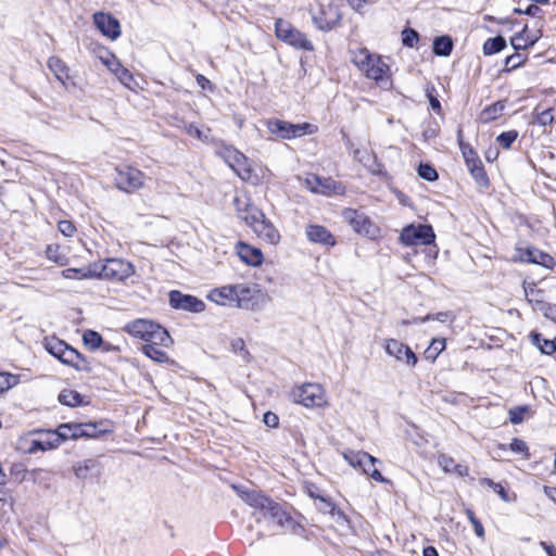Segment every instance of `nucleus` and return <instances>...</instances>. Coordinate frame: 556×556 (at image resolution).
I'll list each match as a JSON object with an SVG mask.
<instances>
[{
    "instance_id": "1",
    "label": "nucleus",
    "mask_w": 556,
    "mask_h": 556,
    "mask_svg": "<svg viewBox=\"0 0 556 556\" xmlns=\"http://www.w3.org/2000/svg\"><path fill=\"white\" fill-rule=\"evenodd\" d=\"M240 496L254 509L253 516L257 522H261L263 519L270 520L280 529L288 530L293 534L301 535L304 532V527L296 522L279 503L270 497L255 490L242 491Z\"/></svg>"
},
{
    "instance_id": "2",
    "label": "nucleus",
    "mask_w": 556,
    "mask_h": 556,
    "mask_svg": "<svg viewBox=\"0 0 556 556\" xmlns=\"http://www.w3.org/2000/svg\"><path fill=\"white\" fill-rule=\"evenodd\" d=\"M275 33L279 40L296 49L305 51L314 50V46L307 39L306 35L294 28L288 21L277 18L275 22Z\"/></svg>"
},
{
    "instance_id": "3",
    "label": "nucleus",
    "mask_w": 556,
    "mask_h": 556,
    "mask_svg": "<svg viewBox=\"0 0 556 556\" xmlns=\"http://www.w3.org/2000/svg\"><path fill=\"white\" fill-rule=\"evenodd\" d=\"M267 129L271 135L281 139H293L312 134V125L308 123L292 124L287 121L271 118L266 122Z\"/></svg>"
},
{
    "instance_id": "4",
    "label": "nucleus",
    "mask_w": 556,
    "mask_h": 556,
    "mask_svg": "<svg viewBox=\"0 0 556 556\" xmlns=\"http://www.w3.org/2000/svg\"><path fill=\"white\" fill-rule=\"evenodd\" d=\"M291 397L305 407H319L325 403V391L318 383H304L292 389Z\"/></svg>"
},
{
    "instance_id": "5",
    "label": "nucleus",
    "mask_w": 556,
    "mask_h": 556,
    "mask_svg": "<svg viewBox=\"0 0 556 556\" xmlns=\"http://www.w3.org/2000/svg\"><path fill=\"white\" fill-rule=\"evenodd\" d=\"M144 174L131 166L115 168L114 184L116 188L125 192H134L143 186Z\"/></svg>"
},
{
    "instance_id": "6",
    "label": "nucleus",
    "mask_w": 556,
    "mask_h": 556,
    "mask_svg": "<svg viewBox=\"0 0 556 556\" xmlns=\"http://www.w3.org/2000/svg\"><path fill=\"white\" fill-rule=\"evenodd\" d=\"M435 239L434 231L429 225H409L406 226L401 235L400 241L407 247L424 244H431Z\"/></svg>"
},
{
    "instance_id": "7",
    "label": "nucleus",
    "mask_w": 556,
    "mask_h": 556,
    "mask_svg": "<svg viewBox=\"0 0 556 556\" xmlns=\"http://www.w3.org/2000/svg\"><path fill=\"white\" fill-rule=\"evenodd\" d=\"M312 20L319 30L328 33L340 26L342 13L334 4L320 5L319 13L313 14Z\"/></svg>"
},
{
    "instance_id": "8",
    "label": "nucleus",
    "mask_w": 556,
    "mask_h": 556,
    "mask_svg": "<svg viewBox=\"0 0 556 556\" xmlns=\"http://www.w3.org/2000/svg\"><path fill=\"white\" fill-rule=\"evenodd\" d=\"M169 305L174 309L189 313H201L205 309V303L192 295L182 293L179 290H172L168 294Z\"/></svg>"
},
{
    "instance_id": "9",
    "label": "nucleus",
    "mask_w": 556,
    "mask_h": 556,
    "mask_svg": "<svg viewBox=\"0 0 556 556\" xmlns=\"http://www.w3.org/2000/svg\"><path fill=\"white\" fill-rule=\"evenodd\" d=\"M342 215L344 220L349 223L357 233L369 237L376 236L378 229L365 213L354 208H345Z\"/></svg>"
},
{
    "instance_id": "10",
    "label": "nucleus",
    "mask_w": 556,
    "mask_h": 556,
    "mask_svg": "<svg viewBox=\"0 0 556 556\" xmlns=\"http://www.w3.org/2000/svg\"><path fill=\"white\" fill-rule=\"evenodd\" d=\"M104 279L123 281L135 274V267L123 258H108L104 261Z\"/></svg>"
},
{
    "instance_id": "11",
    "label": "nucleus",
    "mask_w": 556,
    "mask_h": 556,
    "mask_svg": "<svg viewBox=\"0 0 556 556\" xmlns=\"http://www.w3.org/2000/svg\"><path fill=\"white\" fill-rule=\"evenodd\" d=\"M386 353L394 357L397 362L404 363L408 367H415L418 357L415 352L403 342L395 339L386 340L384 345Z\"/></svg>"
},
{
    "instance_id": "12",
    "label": "nucleus",
    "mask_w": 556,
    "mask_h": 556,
    "mask_svg": "<svg viewBox=\"0 0 556 556\" xmlns=\"http://www.w3.org/2000/svg\"><path fill=\"white\" fill-rule=\"evenodd\" d=\"M92 20L97 29H99V31L103 36L110 38L111 40H116L117 38H119L122 34L121 23L112 14L104 12H96L92 15Z\"/></svg>"
},
{
    "instance_id": "13",
    "label": "nucleus",
    "mask_w": 556,
    "mask_h": 556,
    "mask_svg": "<svg viewBox=\"0 0 556 556\" xmlns=\"http://www.w3.org/2000/svg\"><path fill=\"white\" fill-rule=\"evenodd\" d=\"M233 204L236 206L238 217L244 220L252 230L265 217V214L261 210L249 202L242 201L240 198H235Z\"/></svg>"
},
{
    "instance_id": "14",
    "label": "nucleus",
    "mask_w": 556,
    "mask_h": 556,
    "mask_svg": "<svg viewBox=\"0 0 556 556\" xmlns=\"http://www.w3.org/2000/svg\"><path fill=\"white\" fill-rule=\"evenodd\" d=\"M517 252L521 262L538 264L547 269L554 268L556 264L553 256L533 247L518 248Z\"/></svg>"
},
{
    "instance_id": "15",
    "label": "nucleus",
    "mask_w": 556,
    "mask_h": 556,
    "mask_svg": "<svg viewBox=\"0 0 556 556\" xmlns=\"http://www.w3.org/2000/svg\"><path fill=\"white\" fill-rule=\"evenodd\" d=\"M306 187L314 193L331 194L338 193L341 188L332 178H324L318 175H311L305 179Z\"/></svg>"
},
{
    "instance_id": "16",
    "label": "nucleus",
    "mask_w": 556,
    "mask_h": 556,
    "mask_svg": "<svg viewBox=\"0 0 556 556\" xmlns=\"http://www.w3.org/2000/svg\"><path fill=\"white\" fill-rule=\"evenodd\" d=\"M64 349L61 363L71 366L78 371L90 372L92 370L90 362L76 349L70 344H66V348Z\"/></svg>"
},
{
    "instance_id": "17",
    "label": "nucleus",
    "mask_w": 556,
    "mask_h": 556,
    "mask_svg": "<svg viewBox=\"0 0 556 556\" xmlns=\"http://www.w3.org/2000/svg\"><path fill=\"white\" fill-rule=\"evenodd\" d=\"M101 60L125 87L131 89L134 76L129 70L121 64L119 60L114 54L108 53V56L101 58Z\"/></svg>"
},
{
    "instance_id": "18",
    "label": "nucleus",
    "mask_w": 556,
    "mask_h": 556,
    "mask_svg": "<svg viewBox=\"0 0 556 556\" xmlns=\"http://www.w3.org/2000/svg\"><path fill=\"white\" fill-rule=\"evenodd\" d=\"M306 238L313 243L333 247L336 238L333 235L321 225H308L305 229Z\"/></svg>"
},
{
    "instance_id": "19",
    "label": "nucleus",
    "mask_w": 556,
    "mask_h": 556,
    "mask_svg": "<svg viewBox=\"0 0 556 556\" xmlns=\"http://www.w3.org/2000/svg\"><path fill=\"white\" fill-rule=\"evenodd\" d=\"M155 324L149 319H136L126 324L124 331L146 342Z\"/></svg>"
},
{
    "instance_id": "20",
    "label": "nucleus",
    "mask_w": 556,
    "mask_h": 556,
    "mask_svg": "<svg viewBox=\"0 0 556 556\" xmlns=\"http://www.w3.org/2000/svg\"><path fill=\"white\" fill-rule=\"evenodd\" d=\"M238 255L242 262L250 266H260L263 263V253L260 249L239 242Z\"/></svg>"
},
{
    "instance_id": "21",
    "label": "nucleus",
    "mask_w": 556,
    "mask_h": 556,
    "mask_svg": "<svg viewBox=\"0 0 556 556\" xmlns=\"http://www.w3.org/2000/svg\"><path fill=\"white\" fill-rule=\"evenodd\" d=\"M253 231L257 235V237L270 244H277L280 240L279 231L266 217H264L261 223L257 224Z\"/></svg>"
},
{
    "instance_id": "22",
    "label": "nucleus",
    "mask_w": 556,
    "mask_h": 556,
    "mask_svg": "<svg viewBox=\"0 0 556 556\" xmlns=\"http://www.w3.org/2000/svg\"><path fill=\"white\" fill-rule=\"evenodd\" d=\"M233 285L216 288L211 291L208 299L218 305L235 306Z\"/></svg>"
},
{
    "instance_id": "23",
    "label": "nucleus",
    "mask_w": 556,
    "mask_h": 556,
    "mask_svg": "<svg viewBox=\"0 0 556 556\" xmlns=\"http://www.w3.org/2000/svg\"><path fill=\"white\" fill-rule=\"evenodd\" d=\"M174 343L172 337L168 331L159 324L154 325L153 330L148 336L146 340V344H153L156 346L168 348Z\"/></svg>"
},
{
    "instance_id": "24",
    "label": "nucleus",
    "mask_w": 556,
    "mask_h": 556,
    "mask_svg": "<svg viewBox=\"0 0 556 556\" xmlns=\"http://www.w3.org/2000/svg\"><path fill=\"white\" fill-rule=\"evenodd\" d=\"M235 306L239 308H249L253 304V291L244 285H233Z\"/></svg>"
},
{
    "instance_id": "25",
    "label": "nucleus",
    "mask_w": 556,
    "mask_h": 556,
    "mask_svg": "<svg viewBox=\"0 0 556 556\" xmlns=\"http://www.w3.org/2000/svg\"><path fill=\"white\" fill-rule=\"evenodd\" d=\"M453 40L447 35L438 36L433 39L432 51L438 56H448L453 51Z\"/></svg>"
},
{
    "instance_id": "26",
    "label": "nucleus",
    "mask_w": 556,
    "mask_h": 556,
    "mask_svg": "<svg viewBox=\"0 0 556 556\" xmlns=\"http://www.w3.org/2000/svg\"><path fill=\"white\" fill-rule=\"evenodd\" d=\"M66 342L56 338V337H50L45 338L43 340V346L46 351L58 358L60 362L63 357L64 348H66Z\"/></svg>"
},
{
    "instance_id": "27",
    "label": "nucleus",
    "mask_w": 556,
    "mask_h": 556,
    "mask_svg": "<svg viewBox=\"0 0 556 556\" xmlns=\"http://www.w3.org/2000/svg\"><path fill=\"white\" fill-rule=\"evenodd\" d=\"M226 160L229 163V165L231 166V168L235 169L242 179H245L247 177H249V175H250L249 170H245V173H247V176H245V175H242L240 173V170L237 168V166L241 167L247 162V157L241 152H239L235 149H226Z\"/></svg>"
},
{
    "instance_id": "28",
    "label": "nucleus",
    "mask_w": 556,
    "mask_h": 556,
    "mask_svg": "<svg viewBox=\"0 0 556 556\" xmlns=\"http://www.w3.org/2000/svg\"><path fill=\"white\" fill-rule=\"evenodd\" d=\"M162 346H156L153 344H143L141 348L142 353L149 357L150 359L164 364L169 362V356L167 353L161 349Z\"/></svg>"
},
{
    "instance_id": "29",
    "label": "nucleus",
    "mask_w": 556,
    "mask_h": 556,
    "mask_svg": "<svg viewBox=\"0 0 556 556\" xmlns=\"http://www.w3.org/2000/svg\"><path fill=\"white\" fill-rule=\"evenodd\" d=\"M47 434L52 437L59 446L66 440L73 439V422L61 424L55 430L48 431Z\"/></svg>"
},
{
    "instance_id": "30",
    "label": "nucleus",
    "mask_w": 556,
    "mask_h": 556,
    "mask_svg": "<svg viewBox=\"0 0 556 556\" xmlns=\"http://www.w3.org/2000/svg\"><path fill=\"white\" fill-rule=\"evenodd\" d=\"M319 504H318V510L324 513V514H330L332 516H338V518L346 521L348 520V517L346 515L340 510L337 505L331 501V498L327 497V496H319Z\"/></svg>"
},
{
    "instance_id": "31",
    "label": "nucleus",
    "mask_w": 556,
    "mask_h": 556,
    "mask_svg": "<svg viewBox=\"0 0 556 556\" xmlns=\"http://www.w3.org/2000/svg\"><path fill=\"white\" fill-rule=\"evenodd\" d=\"M58 400L61 404L70 407H75L84 404L83 395L75 390H62L58 396Z\"/></svg>"
},
{
    "instance_id": "32",
    "label": "nucleus",
    "mask_w": 556,
    "mask_h": 556,
    "mask_svg": "<svg viewBox=\"0 0 556 556\" xmlns=\"http://www.w3.org/2000/svg\"><path fill=\"white\" fill-rule=\"evenodd\" d=\"M531 342L535 345L543 354L551 355L556 352L553 340L545 339L540 332L532 331L530 333Z\"/></svg>"
},
{
    "instance_id": "33",
    "label": "nucleus",
    "mask_w": 556,
    "mask_h": 556,
    "mask_svg": "<svg viewBox=\"0 0 556 556\" xmlns=\"http://www.w3.org/2000/svg\"><path fill=\"white\" fill-rule=\"evenodd\" d=\"M506 48V40L503 36L498 35L492 38H488L483 43L484 55H493L501 52Z\"/></svg>"
},
{
    "instance_id": "34",
    "label": "nucleus",
    "mask_w": 556,
    "mask_h": 556,
    "mask_svg": "<svg viewBox=\"0 0 556 556\" xmlns=\"http://www.w3.org/2000/svg\"><path fill=\"white\" fill-rule=\"evenodd\" d=\"M505 109V101H496L495 103L486 106L480 115L483 123H490L496 119Z\"/></svg>"
},
{
    "instance_id": "35",
    "label": "nucleus",
    "mask_w": 556,
    "mask_h": 556,
    "mask_svg": "<svg viewBox=\"0 0 556 556\" xmlns=\"http://www.w3.org/2000/svg\"><path fill=\"white\" fill-rule=\"evenodd\" d=\"M459 147L462 150V154L464 156L466 166L468 169L472 167H477L482 164L481 159L477 154V152L467 143H464L462 140L459 141Z\"/></svg>"
},
{
    "instance_id": "36",
    "label": "nucleus",
    "mask_w": 556,
    "mask_h": 556,
    "mask_svg": "<svg viewBox=\"0 0 556 556\" xmlns=\"http://www.w3.org/2000/svg\"><path fill=\"white\" fill-rule=\"evenodd\" d=\"M344 458L354 468L371 465V455L366 452H349L344 454Z\"/></svg>"
},
{
    "instance_id": "37",
    "label": "nucleus",
    "mask_w": 556,
    "mask_h": 556,
    "mask_svg": "<svg viewBox=\"0 0 556 556\" xmlns=\"http://www.w3.org/2000/svg\"><path fill=\"white\" fill-rule=\"evenodd\" d=\"M48 67L53 72L58 80L61 83H64V78L68 77V68L66 64L58 56L49 58Z\"/></svg>"
},
{
    "instance_id": "38",
    "label": "nucleus",
    "mask_w": 556,
    "mask_h": 556,
    "mask_svg": "<svg viewBox=\"0 0 556 556\" xmlns=\"http://www.w3.org/2000/svg\"><path fill=\"white\" fill-rule=\"evenodd\" d=\"M533 124L539 126H549L554 123V109L549 108L543 111H540V106L538 105L533 110Z\"/></svg>"
},
{
    "instance_id": "39",
    "label": "nucleus",
    "mask_w": 556,
    "mask_h": 556,
    "mask_svg": "<svg viewBox=\"0 0 556 556\" xmlns=\"http://www.w3.org/2000/svg\"><path fill=\"white\" fill-rule=\"evenodd\" d=\"M389 70L388 65L384 64L380 59L375 58L372 63L365 71V74L368 78L374 80L382 79L384 73Z\"/></svg>"
},
{
    "instance_id": "40",
    "label": "nucleus",
    "mask_w": 556,
    "mask_h": 556,
    "mask_svg": "<svg viewBox=\"0 0 556 556\" xmlns=\"http://www.w3.org/2000/svg\"><path fill=\"white\" fill-rule=\"evenodd\" d=\"M83 342L86 346H88L91 351H96L103 345L102 336L91 329H88L83 334Z\"/></svg>"
},
{
    "instance_id": "41",
    "label": "nucleus",
    "mask_w": 556,
    "mask_h": 556,
    "mask_svg": "<svg viewBox=\"0 0 556 556\" xmlns=\"http://www.w3.org/2000/svg\"><path fill=\"white\" fill-rule=\"evenodd\" d=\"M375 58L369 53L367 49H359L353 58V62L359 70L365 72L368 66L372 63Z\"/></svg>"
},
{
    "instance_id": "42",
    "label": "nucleus",
    "mask_w": 556,
    "mask_h": 556,
    "mask_svg": "<svg viewBox=\"0 0 556 556\" xmlns=\"http://www.w3.org/2000/svg\"><path fill=\"white\" fill-rule=\"evenodd\" d=\"M58 447L54 439L48 435L46 440H33L30 446L28 447V453L34 454L38 451H48Z\"/></svg>"
},
{
    "instance_id": "43",
    "label": "nucleus",
    "mask_w": 556,
    "mask_h": 556,
    "mask_svg": "<svg viewBox=\"0 0 556 556\" xmlns=\"http://www.w3.org/2000/svg\"><path fill=\"white\" fill-rule=\"evenodd\" d=\"M445 339H432L430 345L425 351L427 359L435 361L439 354L445 349Z\"/></svg>"
},
{
    "instance_id": "44",
    "label": "nucleus",
    "mask_w": 556,
    "mask_h": 556,
    "mask_svg": "<svg viewBox=\"0 0 556 556\" xmlns=\"http://www.w3.org/2000/svg\"><path fill=\"white\" fill-rule=\"evenodd\" d=\"M475 179L476 184L480 188H486L490 185L489 177L484 170L483 163L481 165H478L477 167H472L468 169Z\"/></svg>"
},
{
    "instance_id": "45",
    "label": "nucleus",
    "mask_w": 556,
    "mask_h": 556,
    "mask_svg": "<svg viewBox=\"0 0 556 556\" xmlns=\"http://www.w3.org/2000/svg\"><path fill=\"white\" fill-rule=\"evenodd\" d=\"M96 468V462L93 459H86L83 463H78L74 466L75 476L79 479H87L89 472Z\"/></svg>"
},
{
    "instance_id": "46",
    "label": "nucleus",
    "mask_w": 556,
    "mask_h": 556,
    "mask_svg": "<svg viewBox=\"0 0 556 556\" xmlns=\"http://www.w3.org/2000/svg\"><path fill=\"white\" fill-rule=\"evenodd\" d=\"M419 33L412 27H405L402 30V43L404 47L414 48L419 41Z\"/></svg>"
},
{
    "instance_id": "47",
    "label": "nucleus",
    "mask_w": 556,
    "mask_h": 556,
    "mask_svg": "<svg viewBox=\"0 0 556 556\" xmlns=\"http://www.w3.org/2000/svg\"><path fill=\"white\" fill-rule=\"evenodd\" d=\"M46 256L53 263L63 266L66 264V256L60 252L59 245L49 244L46 249Z\"/></svg>"
},
{
    "instance_id": "48",
    "label": "nucleus",
    "mask_w": 556,
    "mask_h": 556,
    "mask_svg": "<svg viewBox=\"0 0 556 556\" xmlns=\"http://www.w3.org/2000/svg\"><path fill=\"white\" fill-rule=\"evenodd\" d=\"M418 176L427 181H435L439 178L435 168L428 163H420L417 168Z\"/></svg>"
},
{
    "instance_id": "49",
    "label": "nucleus",
    "mask_w": 556,
    "mask_h": 556,
    "mask_svg": "<svg viewBox=\"0 0 556 556\" xmlns=\"http://www.w3.org/2000/svg\"><path fill=\"white\" fill-rule=\"evenodd\" d=\"M534 309L542 312L546 318L556 321V304L547 303L544 300H535Z\"/></svg>"
},
{
    "instance_id": "50",
    "label": "nucleus",
    "mask_w": 556,
    "mask_h": 556,
    "mask_svg": "<svg viewBox=\"0 0 556 556\" xmlns=\"http://www.w3.org/2000/svg\"><path fill=\"white\" fill-rule=\"evenodd\" d=\"M480 484L491 488L504 502H509L508 493L501 483L490 478H482L480 479Z\"/></svg>"
},
{
    "instance_id": "51",
    "label": "nucleus",
    "mask_w": 556,
    "mask_h": 556,
    "mask_svg": "<svg viewBox=\"0 0 556 556\" xmlns=\"http://www.w3.org/2000/svg\"><path fill=\"white\" fill-rule=\"evenodd\" d=\"M103 422H84V430L89 434L86 435L87 439H94L100 437L101 434L110 432L109 429L102 428Z\"/></svg>"
},
{
    "instance_id": "52",
    "label": "nucleus",
    "mask_w": 556,
    "mask_h": 556,
    "mask_svg": "<svg viewBox=\"0 0 556 556\" xmlns=\"http://www.w3.org/2000/svg\"><path fill=\"white\" fill-rule=\"evenodd\" d=\"M377 462H378V459L376 457L371 456V462H370L371 465L362 466L361 469L363 470V472L365 475L371 477V479H374L375 481L387 482V479L381 475V472L375 466Z\"/></svg>"
},
{
    "instance_id": "53",
    "label": "nucleus",
    "mask_w": 556,
    "mask_h": 556,
    "mask_svg": "<svg viewBox=\"0 0 556 556\" xmlns=\"http://www.w3.org/2000/svg\"><path fill=\"white\" fill-rule=\"evenodd\" d=\"M518 138V131L513 129L504 131L496 137V141L503 149H509Z\"/></svg>"
},
{
    "instance_id": "54",
    "label": "nucleus",
    "mask_w": 556,
    "mask_h": 556,
    "mask_svg": "<svg viewBox=\"0 0 556 556\" xmlns=\"http://www.w3.org/2000/svg\"><path fill=\"white\" fill-rule=\"evenodd\" d=\"M18 383V377L10 372H0V393L8 391Z\"/></svg>"
},
{
    "instance_id": "55",
    "label": "nucleus",
    "mask_w": 556,
    "mask_h": 556,
    "mask_svg": "<svg viewBox=\"0 0 556 556\" xmlns=\"http://www.w3.org/2000/svg\"><path fill=\"white\" fill-rule=\"evenodd\" d=\"M529 412V406L522 405V406H516L514 408H510L509 414V421L514 425H519L525 420V415Z\"/></svg>"
},
{
    "instance_id": "56",
    "label": "nucleus",
    "mask_w": 556,
    "mask_h": 556,
    "mask_svg": "<svg viewBox=\"0 0 556 556\" xmlns=\"http://www.w3.org/2000/svg\"><path fill=\"white\" fill-rule=\"evenodd\" d=\"M526 59L518 52L508 55L505 58V68L504 72H510L511 70H515L519 66H521L525 63Z\"/></svg>"
},
{
    "instance_id": "57",
    "label": "nucleus",
    "mask_w": 556,
    "mask_h": 556,
    "mask_svg": "<svg viewBox=\"0 0 556 556\" xmlns=\"http://www.w3.org/2000/svg\"><path fill=\"white\" fill-rule=\"evenodd\" d=\"M448 317H450L448 312H440L437 314H428L425 317H416V318H414V320L412 323L413 324H424V323L430 321V320H438L441 323H445L448 319Z\"/></svg>"
},
{
    "instance_id": "58",
    "label": "nucleus",
    "mask_w": 556,
    "mask_h": 556,
    "mask_svg": "<svg viewBox=\"0 0 556 556\" xmlns=\"http://www.w3.org/2000/svg\"><path fill=\"white\" fill-rule=\"evenodd\" d=\"M509 450L516 454H523L526 458H529L528 445L521 439L514 438L509 443Z\"/></svg>"
},
{
    "instance_id": "59",
    "label": "nucleus",
    "mask_w": 556,
    "mask_h": 556,
    "mask_svg": "<svg viewBox=\"0 0 556 556\" xmlns=\"http://www.w3.org/2000/svg\"><path fill=\"white\" fill-rule=\"evenodd\" d=\"M87 267L81 268H66L62 271V276L66 279H88V274L86 273Z\"/></svg>"
},
{
    "instance_id": "60",
    "label": "nucleus",
    "mask_w": 556,
    "mask_h": 556,
    "mask_svg": "<svg viewBox=\"0 0 556 556\" xmlns=\"http://www.w3.org/2000/svg\"><path fill=\"white\" fill-rule=\"evenodd\" d=\"M103 267H104V262H102V261L94 262V263L90 264L89 266H87L86 273L88 274V279L89 278L104 279Z\"/></svg>"
},
{
    "instance_id": "61",
    "label": "nucleus",
    "mask_w": 556,
    "mask_h": 556,
    "mask_svg": "<svg viewBox=\"0 0 556 556\" xmlns=\"http://www.w3.org/2000/svg\"><path fill=\"white\" fill-rule=\"evenodd\" d=\"M434 93H435V87L433 85H428L426 87V96L429 100L430 108L434 112L440 113L441 112V103Z\"/></svg>"
},
{
    "instance_id": "62",
    "label": "nucleus",
    "mask_w": 556,
    "mask_h": 556,
    "mask_svg": "<svg viewBox=\"0 0 556 556\" xmlns=\"http://www.w3.org/2000/svg\"><path fill=\"white\" fill-rule=\"evenodd\" d=\"M466 515L473 527L476 535L482 539L484 536V528L481 521L476 517L475 513L471 509H467Z\"/></svg>"
},
{
    "instance_id": "63",
    "label": "nucleus",
    "mask_w": 556,
    "mask_h": 556,
    "mask_svg": "<svg viewBox=\"0 0 556 556\" xmlns=\"http://www.w3.org/2000/svg\"><path fill=\"white\" fill-rule=\"evenodd\" d=\"M58 229L65 237H73L76 232V227L71 220H60Z\"/></svg>"
},
{
    "instance_id": "64",
    "label": "nucleus",
    "mask_w": 556,
    "mask_h": 556,
    "mask_svg": "<svg viewBox=\"0 0 556 556\" xmlns=\"http://www.w3.org/2000/svg\"><path fill=\"white\" fill-rule=\"evenodd\" d=\"M510 43L513 48L518 51L521 49H527L529 46H533L534 41H530L529 43L523 38L522 34H517L516 36L511 37Z\"/></svg>"
}]
</instances>
